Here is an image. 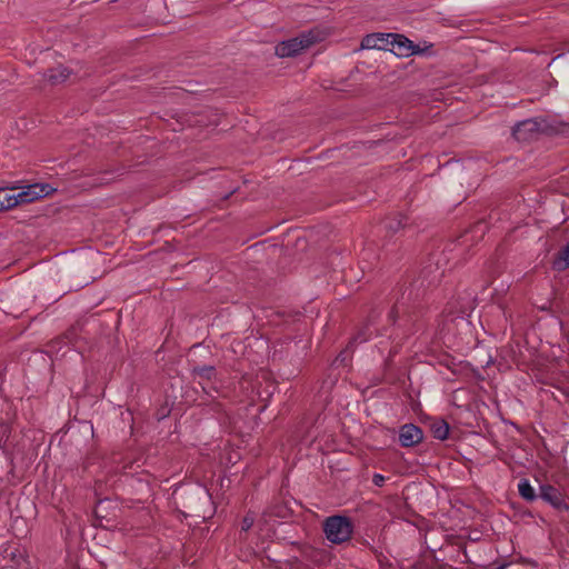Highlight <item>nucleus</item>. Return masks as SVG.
Segmentation results:
<instances>
[{
  "label": "nucleus",
  "mask_w": 569,
  "mask_h": 569,
  "mask_svg": "<svg viewBox=\"0 0 569 569\" xmlns=\"http://www.w3.org/2000/svg\"><path fill=\"white\" fill-rule=\"evenodd\" d=\"M1 426L3 429L0 433V448L4 450L7 448V441L9 438L10 428L7 423H1Z\"/></svg>",
  "instance_id": "nucleus-17"
},
{
  "label": "nucleus",
  "mask_w": 569,
  "mask_h": 569,
  "mask_svg": "<svg viewBox=\"0 0 569 569\" xmlns=\"http://www.w3.org/2000/svg\"><path fill=\"white\" fill-rule=\"evenodd\" d=\"M518 491L522 499L526 501H535L537 499V495L535 488L531 486L528 479H521L518 483Z\"/></svg>",
  "instance_id": "nucleus-12"
},
{
  "label": "nucleus",
  "mask_w": 569,
  "mask_h": 569,
  "mask_svg": "<svg viewBox=\"0 0 569 569\" xmlns=\"http://www.w3.org/2000/svg\"><path fill=\"white\" fill-rule=\"evenodd\" d=\"M70 76V70L63 66L48 69L43 73V79L51 84H59L64 82Z\"/></svg>",
  "instance_id": "nucleus-10"
},
{
  "label": "nucleus",
  "mask_w": 569,
  "mask_h": 569,
  "mask_svg": "<svg viewBox=\"0 0 569 569\" xmlns=\"http://www.w3.org/2000/svg\"><path fill=\"white\" fill-rule=\"evenodd\" d=\"M372 336V330L370 326H366L361 329L352 339L351 343H362L369 340Z\"/></svg>",
  "instance_id": "nucleus-15"
},
{
  "label": "nucleus",
  "mask_w": 569,
  "mask_h": 569,
  "mask_svg": "<svg viewBox=\"0 0 569 569\" xmlns=\"http://www.w3.org/2000/svg\"><path fill=\"white\" fill-rule=\"evenodd\" d=\"M192 373L202 380H211L216 377V368L213 366H199L192 369Z\"/></svg>",
  "instance_id": "nucleus-14"
},
{
  "label": "nucleus",
  "mask_w": 569,
  "mask_h": 569,
  "mask_svg": "<svg viewBox=\"0 0 569 569\" xmlns=\"http://www.w3.org/2000/svg\"><path fill=\"white\" fill-rule=\"evenodd\" d=\"M431 432L433 438L438 440H446L449 436L450 427L445 420H436L431 425Z\"/></svg>",
  "instance_id": "nucleus-13"
},
{
  "label": "nucleus",
  "mask_w": 569,
  "mask_h": 569,
  "mask_svg": "<svg viewBox=\"0 0 569 569\" xmlns=\"http://www.w3.org/2000/svg\"><path fill=\"white\" fill-rule=\"evenodd\" d=\"M198 492L204 498V499H209V495L206 490H202V489H199Z\"/></svg>",
  "instance_id": "nucleus-19"
},
{
  "label": "nucleus",
  "mask_w": 569,
  "mask_h": 569,
  "mask_svg": "<svg viewBox=\"0 0 569 569\" xmlns=\"http://www.w3.org/2000/svg\"><path fill=\"white\" fill-rule=\"evenodd\" d=\"M423 439L421 428L413 423H406L400 427L399 442L405 448H410L420 443Z\"/></svg>",
  "instance_id": "nucleus-6"
},
{
  "label": "nucleus",
  "mask_w": 569,
  "mask_h": 569,
  "mask_svg": "<svg viewBox=\"0 0 569 569\" xmlns=\"http://www.w3.org/2000/svg\"><path fill=\"white\" fill-rule=\"evenodd\" d=\"M317 41L312 32L302 33L299 37L282 41L276 47V54L281 58L295 57L303 49L309 48Z\"/></svg>",
  "instance_id": "nucleus-3"
},
{
  "label": "nucleus",
  "mask_w": 569,
  "mask_h": 569,
  "mask_svg": "<svg viewBox=\"0 0 569 569\" xmlns=\"http://www.w3.org/2000/svg\"><path fill=\"white\" fill-rule=\"evenodd\" d=\"M51 188L49 184H31L26 190L13 193L10 188H0V211L9 210L20 203H29L39 198L49 194Z\"/></svg>",
  "instance_id": "nucleus-1"
},
{
  "label": "nucleus",
  "mask_w": 569,
  "mask_h": 569,
  "mask_svg": "<svg viewBox=\"0 0 569 569\" xmlns=\"http://www.w3.org/2000/svg\"><path fill=\"white\" fill-rule=\"evenodd\" d=\"M254 523V516L253 513H247L242 521H241V531H244L247 532L249 529H251V527L253 526Z\"/></svg>",
  "instance_id": "nucleus-16"
},
{
  "label": "nucleus",
  "mask_w": 569,
  "mask_h": 569,
  "mask_svg": "<svg viewBox=\"0 0 569 569\" xmlns=\"http://www.w3.org/2000/svg\"><path fill=\"white\" fill-rule=\"evenodd\" d=\"M540 131V123L536 119H526L512 128V136L518 141H527Z\"/></svg>",
  "instance_id": "nucleus-7"
},
{
  "label": "nucleus",
  "mask_w": 569,
  "mask_h": 569,
  "mask_svg": "<svg viewBox=\"0 0 569 569\" xmlns=\"http://www.w3.org/2000/svg\"><path fill=\"white\" fill-rule=\"evenodd\" d=\"M389 46H391L389 50L397 57H410L421 52L419 46H416L403 34L392 33Z\"/></svg>",
  "instance_id": "nucleus-5"
},
{
  "label": "nucleus",
  "mask_w": 569,
  "mask_h": 569,
  "mask_svg": "<svg viewBox=\"0 0 569 569\" xmlns=\"http://www.w3.org/2000/svg\"><path fill=\"white\" fill-rule=\"evenodd\" d=\"M569 268V242L562 247L552 261V269L563 271Z\"/></svg>",
  "instance_id": "nucleus-11"
},
{
  "label": "nucleus",
  "mask_w": 569,
  "mask_h": 569,
  "mask_svg": "<svg viewBox=\"0 0 569 569\" xmlns=\"http://www.w3.org/2000/svg\"><path fill=\"white\" fill-rule=\"evenodd\" d=\"M539 497L555 509L559 511L569 512V503L566 501V496L556 487L551 485H541Z\"/></svg>",
  "instance_id": "nucleus-4"
},
{
  "label": "nucleus",
  "mask_w": 569,
  "mask_h": 569,
  "mask_svg": "<svg viewBox=\"0 0 569 569\" xmlns=\"http://www.w3.org/2000/svg\"><path fill=\"white\" fill-rule=\"evenodd\" d=\"M385 481H386V477L382 476L381 473H375L372 476V483L378 486V487H382Z\"/></svg>",
  "instance_id": "nucleus-18"
},
{
  "label": "nucleus",
  "mask_w": 569,
  "mask_h": 569,
  "mask_svg": "<svg viewBox=\"0 0 569 569\" xmlns=\"http://www.w3.org/2000/svg\"><path fill=\"white\" fill-rule=\"evenodd\" d=\"M392 33H370L367 34L361 41L362 49H378L387 50L389 47Z\"/></svg>",
  "instance_id": "nucleus-8"
},
{
  "label": "nucleus",
  "mask_w": 569,
  "mask_h": 569,
  "mask_svg": "<svg viewBox=\"0 0 569 569\" xmlns=\"http://www.w3.org/2000/svg\"><path fill=\"white\" fill-rule=\"evenodd\" d=\"M389 318L395 325L405 328L406 331H408L409 327L412 325V317L407 312L402 302L395 305L389 313Z\"/></svg>",
  "instance_id": "nucleus-9"
},
{
  "label": "nucleus",
  "mask_w": 569,
  "mask_h": 569,
  "mask_svg": "<svg viewBox=\"0 0 569 569\" xmlns=\"http://www.w3.org/2000/svg\"><path fill=\"white\" fill-rule=\"evenodd\" d=\"M326 538L335 545H341L350 540L353 532V525L348 517L330 516L327 517L322 525Z\"/></svg>",
  "instance_id": "nucleus-2"
}]
</instances>
